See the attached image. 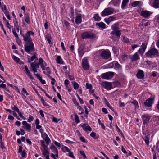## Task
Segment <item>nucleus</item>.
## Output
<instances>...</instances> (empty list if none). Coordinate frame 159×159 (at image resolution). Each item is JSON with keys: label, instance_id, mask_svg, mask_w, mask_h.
<instances>
[{"label": "nucleus", "instance_id": "nucleus-1", "mask_svg": "<svg viewBox=\"0 0 159 159\" xmlns=\"http://www.w3.org/2000/svg\"><path fill=\"white\" fill-rule=\"evenodd\" d=\"M112 31L111 32L110 34L111 36L115 35L118 38H119L121 35V31L119 30V28L118 25L115 23L111 26ZM111 38L113 39V37L111 36Z\"/></svg>", "mask_w": 159, "mask_h": 159}, {"label": "nucleus", "instance_id": "nucleus-2", "mask_svg": "<svg viewBox=\"0 0 159 159\" xmlns=\"http://www.w3.org/2000/svg\"><path fill=\"white\" fill-rule=\"evenodd\" d=\"M34 32L31 31H27L24 34V35H23V40L26 43L33 42L31 36L34 35Z\"/></svg>", "mask_w": 159, "mask_h": 159}, {"label": "nucleus", "instance_id": "nucleus-3", "mask_svg": "<svg viewBox=\"0 0 159 159\" xmlns=\"http://www.w3.org/2000/svg\"><path fill=\"white\" fill-rule=\"evenodd\" d=\"M25 50L28 53H30L31 52L34 51V48L33 43H26L25 45Z\"/></svg>", "mask_w": 159, "mask_h": 159}, {"label": "nucleus", "instance_id": "nucleus-4", "mask_svg": "<svg viewBox=\"0 0 159 159\" xmlns=\"http://www.w3.org/2000/svg\"><path fill=\"white\" fill-rule=\"evenodd\" d=\"M95 37V34L90 32H84L81 34V38L83 39H92Z\"/></svg>", "mask_w": 159, "mask_h": 159}, {"label": "nucleus", "instance_id": "nucleus-5", "mask_svg": "<svg viewBox=\"0 0 159 159\" xmlns=\"http://www.w3.org/2000/svg\"><path fill=\"white\" fill-rule=\"evenodd\" d=\"M158 51L155 48L150 49L145 54L147 57H150L152 56H156L158 54Z\"/></svg>", "mask_w": 159, "mask_h": 159}, {"label": "nucleus", "instance_id": "nucleus-6", "mask_svg": "<svg viewBox=\"0 0 159 159\" xmlns=\"http://www.w3.org/2000/svg\"><path fill=\"white\" fill-rule=\"evenodd\" d=\"M114 11V9L111 8L109 7L105 8L101 12V16L104 17L111 14L113 13Z\"/></svg>", "mask_w": 159, "mask_h": 159}, {"label": "nucleus", "instance_id": "nucleus-7", "mask_svg": "<svg viewBox=\"0 0 159 159\" xmlns=\"http://www.w3.org/2000/svg\"><path fill=\"white\" fill-rule=\"evenodd\" d=\"M115 75V73L113 72H108L103 74L102 75V78L104 79H109L112 78Z\"/></svg>", "mask_w": 159, "mask_h": 159}, {"label": "nucleus", "instance_id": "nucleus-8", "mask_svg": "<svg viewBox=\"0 0 159 159\" xmlns=\"http://www.w3.org/2000/svg\"><path fill=\"white\" fill-rule=\"evenodd\" d=\"M82 67L84 70H88L89 67L88 59L86 58H84L82 60Z\"/></svg>", "mask_w": 159, "mask_h": 159}, {"label": "nucleus", "instance_id": "nucleus-9", "mask_svg": "<svg viewBox=\"0 0 159 159\" xmlns=\"http://www.w3.org/2000/svg\"><path fill=\"white\" fill-rule=\"evenodd\" d=\"M111 56L110 52L108 51L103 50L100 53V56L104 59H107L110 57Z\"/></svg>", "mask_w": 159, "mask_h": 159}, {"label": "nucleus", "instance_id": "nucleus-10", "mask_svg": "<svg viewBox=\"0 0 159 159\" xmlns=\"http://www.w3.org/2000/svg\"><path fill=\"white\" fill-rule=\"evenodd\" d=\"M143 120V125L147 124L150 118V117L148 114L143 115L142 117Z\"/></svg>", "mask_w": 159, "mask_h": 159}, {"label": "nucleus", "instance_id": "nucleus-11", "mask_svg": "<svg viewBox=\"0 0 159 159\" xmlns=\"http://www.w3.org/2000/svg\"><path fill=\"white\" fill-rule=\"evenodd\" d=\"M102 85L106 89L110 90L112 88L111 83L107 82H103L102 83Z\"/></svg>", "mask_w": 159, "mask_h": 159}, {"label": "nucleus", "instance_id": "nucleus-12", "mask_svg": "<svg viewBox=\"0 0 159 159\" xmlns=\"http://www.w3.org/2000/svg\"><path fill=\"white\" fill-rule=\"evenodd\" d=\"M153 99L152 98H149L144 102V106L147 107H151L152 104L153 103Z\"/></svg>", "mask_w": 159, "mask_h": 159}, {"label": "nucleus", "instance_id": "nucleus-13", "mask_svg": "<svg viewBox=\"0 0 159 159\" xmlns=\"http://www.w3.org/2000/svg\"><path fill=\"white\" fill-rule=\"evenodd\" d=\"M39 65H40L42 70H45L46 68L45 67L47 66V64L42 58H39Z\"/></svg>", "mask_w": 159, "mask_h": 159}, {"label": "nucleus", "instance_id": "nucleus-14", "mask_svg": "<svg viewBox=\"0 0 159 159\" xmlns=\"http://www.w3.org/2000/svg\"><path fill=\"white\" fill-rule=\"evenodd\" d=\"M39 63L35 62H33L31 64V67L32 69V70L34 72H37V69L39 68Z\"/></svg>", "mask_w": 159, "mask_h": 159}, {"label": "nucleus", "instance_id": "nucleus-15", "mask_svg": "<svg viewBox=\"0 0 159 159\" xmlns=\"http://www.w3.org/2000/svg\"><path fill=\"white\" fill-rule=\"evenodd\" d=\"M152 13L148 11H142L141 13V15L144 18L149 17L152 14Z\"/></svg>", "mask_w": 159, "mask_h": 159}, {"label": "nucleus", "instance_id": "nucleus-16", "mask_svg": "<svg viewBox=\"0 0 159 159\" xmlns=\"http://www.w3.org/2000/svg\"><path fill=\"white\" fill-rule=\"evenodd\" d=\"M22 124L23 125L25 126V128H24L25 129H26L29 132L30 131L31 128V125L30 124L28 123L27 122L25 121H23L22 122ZM22 127L24 128L23 127Z\"/></svg>", "mask_w": 159, "mask_h": 159}, {"label": "nucleus", "instance_id": "nucleus-17", "mask_svg": "<svg viewBox=\"0 0 159 159\" xmlns=\"http://www.w3.org/2000/svg\"><path fill=\"white\" fill-rule=\"evenodd\" d=\"M144 76V73L143 71L141 70H139L136 74L137 77L140 79L143 78Z\"/></svg>", "mask_w": 159, "mask_h": 159}, {"label": "nucleus", "instance_id": "nucleus-18", "mask_svg": "<svg viewBox=\"0 0 159 159\" xmlns=\"http://www.w3.org/2000/svg\"><path fill=\"white\" fill-rule=\"evenodd\" d=\"M25 72L27 74V76L31 79H33L34 78L32 76L30 72V71L29 70L27 66H25Z\"/></svg>", "mask_w": 159, "mask_h": 159}, {"label": "nucleus", "instance_id": "nucleus-19", "mask_svg": "<svg viewBox=\"0 0 159 159\" xmlns=\"http://www.w3.org/2000/svg\"><path fill=\"white\" fill-rule=\"evenodd\" d=\"M116 19V18L113 16H110L108 18H105V21L107 24H109L111 22L114 21Z\"/></svg>", "mask_w": 159, "mask_h": 159}, {"label": "nucleus", "instance_id": "nucleus-20", "mask_svg": "<svg viewBox=\"0 0 159 159\" xmlns=\"http://www.w3.org/2000/svg\"><path fill=\"white\" fill-rule=\"evenodd\" d=\"M96 25L97 27L102 29H104L106 28L105 24L102 22L96 23Z\"/></svg>", "mask_w": 159, "mask_h": 159}, {"label": "nucleus", "instance_id": "nucleus-21", "mask_svg": "<svg viewBox=\"0 0 159 159\" xmlns=\"http://www.w3.org/2000/svg\"><path fill=\"white\" fill-rule=\"evenodd\" d=\"M114 68L116 70H120L122 68V66L118 62L114 61Z\"/></svg>", "mask_w": 159, "mask_h": 159}, {"label": "nucleus", "instance_id": "nucleus-22", "mask_svg": "<svg viewBox=\"0 0 159 159\" xmlns=\"http://www.w3.org/2000/svg\"><path fill=\"white\" fill-rule=\"evenodd\" d=\"M139 59V55L137 52L135 53L130 57L131 61H133L137 60Z\"/></svg>", "mask_w": 159, "mask_h": 159}, {"label": "nucleus", "instance_id": "nucleus-23", "mask_svg": "<svg viewBox=\"0 0 159 159\" xmlns=\"http://www.w3.org/2000/svg\"><path fill=\"white\" fill-rule=\"evenodd\" d=\"M121 0H112L109 4H112L115 6H118L120 4Z\"/></svg>", "mask_w": 159, "mask_h": 159}, {"label": "nucleus", "instance_id": "nucleus-24", "mask_svg": "<svg viewBox=\"0 0 159 159\" xmlns=\"http://www.w3.org/2000/svg\"><path fill=\"white\" fill-rule=\"evenodd\" d=\"M82 19L80 15H78L75 17V23L77 24H79L81 23Z\"/></svg>", "mask_w": 159, "mask_h": 159}, {"label": "nucleus", "instance_id": "nucleus-25", "mask_svg": "<svg viewBox=\"0 0 159 159\" xmlns=\"http://www.w3.org/2000/svg\"><path fill=\"white\" fill-rule=\"evenodd\" d=\"M152 6L155 8H159V0H153Z\"/></svg>", "mask_w": 159, "mask_h": 159}, {"label": "nucleus", "instance_id": "nucleus-26", "mask_svg": "<svg viewBox=\"0 0 159 159\" xmlns=\"http://www.w3.org/2000/svg\"><path fill=\"white\" fill-rule=\"evenodd\" d=\"M43 73L46 75H50L51 74V71L50 68L48 67H47L45 68V70H43Z\"/></svg>", "mask_w": 159, "mask_h": 159}, {"label": "nucleus", "instance_id": "nucleus-27", "mask_svg": "<svg viewBox=\"0 0 159 159\" xmlns=\"http://www.w3.org/2000/svg\"><path fill=\"white\" fill-rule=\"evenodd\" d=\"M129 1V0H123L121 5L122 8L124 9L126 7Z\"/></svg>", "mask_w": 159, "mask_h": 159}, {"label": "nucleus", "instance_id": "nucleus-28", "mask_svg": "<svg viewBox=\"0 0 159 159\" xmlns=\"http://www.w3.org/2000/svg\"><path fill=\"white\" fill-rule=\"evenodd\" d=\"M94 20L96 21H99L101 19V18L99 16L98 14H96L94 15L93 17Z\"/></svg>", "mask_w": 159, "mask_h": 159}, {"label": "nucleus", "instance_id": "nucleus-29", "mask_svg": "<svg viewBox=\"0 0 159 159\" xmlns=\"http://www.w3.org/2000/svg\"><path fill=\"white\" fill-rule=\"evenodd\" d=\"M56 60L58 64H63L62 59H61V56H57Z\"/></svg>", "mask_w": 159, "mask_h": 159}, {"label": "nucleus", "instance_id": "nucleus-30", "mask_svg": "<svg viewBox=\"0 0 159 159\" xmlns=\"http://www.w3.org/2000/svg\"><path fill=\"white\" fill-rule=\"evenodd\" d=\"M61 149L64 152H68L70 150L67 147L64 146H62Z\"/></svg>", "mask_w": 159, "mask_h": 159}, {"label": "nucleus", "instance_id": "nucleus-31", "mask_svg": "<svg viewBox=\"0 0 159 159\" xmlns=\"http://www.w3.org/2000/svg\"><path fill=\"white\" fill-rule=\"evenodd\" d=\"M44 134L46 136V138L45 139V141L46 142V143L48 144L51 141L50 139L48 137V135L46 133H44Z\"/></svg>", "mask_w": 159, "mask_h": 159}, {"label": "nucleus", "instance_id": "nucleus-32", "mask_svg": "<svg viewBox=\"0 0 159 159\" xmlns=\"http://www.w3.org/2000/svg\"><path fill=\"white\" fill-rule=\"evenodd\" d=\"M43 155L44 157L48 156L49 152L48 151L46 148H44V150H43L42 151Z\"/></svg>", "mask_w": 159, "mask_h": 159}, {"label": "nucleus", "instance_id": "nucleus-33", "mask_svg": "<svg viewBox=\"0 0 159 159\" xmlns=\"http://www.w3.org/2000/svg\"><path fill=\"white\" fill-rule=\"evenodd\" d=\"M147 44V43L146 42H144V43H143L141 46V48L145 51L146 48Z\"/></svg>", "mask_w": 159, "mask_h": 159}, {"label": "nucleus", "instance_id": "nucleus-34", "mask_svg": "<svg viewBox=\"0 0 159 159\" xmlns=\"http://www.w3.org/2000/svg\"><path fill=\"white\" fill-rule=\"evenodd\" d=\"M72 84L73 85L74 88L75 90L78 89L79 87V85L75 82H72Z\"/></svg>", "mask_w": 159, "mask_h": 159}, {"label": "nucleus", "instance_id": "nucleus-35", "mask_svg": "<svg viewBox=\"0 0 159 159\" xmlns=\"http://www.w3.org/2000/svg\"><path fill=\"white\" fill-rule=\"evenodd\" d=\"M133 104V105L135 107V109H136L139 108V106L137 102L135 100H134L132 101L131 102Z\"/></svg>", "mask_w": 159, "mask_h": 159}, {"label": "nucleus", "instance_id": "nucleus-36", "mask_svg": "<svg viewBox=\"0 0 159 159\" xmlns=\"http://www.w3.org/2000/svg\"><path fill=\"white\" fill-rule=\"evenodd\" d=\"M143 139L145 142L146 144L148 145L149 144V137L147 136H145Z\"/></svg>", "mask_w": 159, "mask_h": 159}, {"label": "nucleus", "instance_id": "nucleus-37", "mask_svg": "<svg viewBox=\"0 0 159 159\" xmlns=\"http://www.w3.org/2000/svg\"><path fill=\"white\" fill-rule=\"evenodd\" d=\"M37 57L35 55H34L33 56H32L30 59V58L28 59V62L29 63L31 61H33L34 60L35 58H36Z\"/></svg>", "mask_w": 159, "mask_h": 159}, {"label": "nucleus", "instance_id": "nucleus-38", "mask_svg": "<svg viewBox=\"0 0 159 159\" xmlns=\"http://www.w3.org/2000/svg\"><path fill=\"white\" fill-rule=\"evenodd\" d=\"M154 121H156V123H155L154 125H157L159 124V117L158 116H155L154 118Z\"/></svg>", "mask_w": 159, "mask_h": 159}, {"label": "nucleus", "instance_id": "nucleus-39", "mask_svg": "<svg viewBox=\"0 0 159 159\" xmlns=\"http://www.w3.org/2000/svg\"><path fill=\"white\" fill-rule=\"evenodd\" d=\"M25 20L28 24L30 23V20L28 15H25Z\"/></svg>", "mask_w": 159, "mask_h": 159}, {"label": "nucleus", "instance_id": "nucleus-40", "mask_svg": "<svg viewBox=\"0 0 159 159\" xmlns=\"http://www.w3.org/2000/svg\"><path fill=\"white\" fill-rule=\"evenodd\" d=\"M4 13L5 15L7 17V18L9 20H11V17L9 14V12L7 11H4Z\"/></svg>", "mask_w": 159, "mask_h": 159}, {"label": "nucleus", "instance_id": "nucleus-41", "mask_svg": "<svg viewBox=\"0 0 159 159\" xmlns=\"http://www.w3.org/2000/svg\"><path fill=\"white\" fill-rule=\"evenodd\" d=\"M68 152L69 153L67 155V156L73 158V159H75V157L73 155V152L70 151H70Z\"/></svg>", "mask_w": 159, "mask_h": 159}, {"label": "nucleus", "instance_id": "nucleus-42", "mask_svg": "<svg viewBox=\"0 0 159 159\" xmlns=\"http://www.w3.org/2000/svg\"><path fill=\"white\" fill-rule=\"evenodd\" d=\"M140 3V2L139 1H134L132 3V6L133 7H135L138 6Z\"/></svg>", "mask_w": 159, "mask_h": 159}, {"label": "nucleus", "instance_id": "nucleus-43", "mask_svg": "<svg viewBox=\"0 0 159 159\" xmlns=\"http://www.w3.org/2000/svg\"><path fill=\"white\" fill-rule=\"evenodd\" d=\"M52 150V152L55 153L56 157L57 158L58 157V152L57 148H54V149Z\"/></svg>", "mask_w": 159, "mask_h": 159}, {"label": "nucleus", "instance_id": "nucleus-44", "mask_svg": "<svg viewBox=\"0 0 159 159\" xmlns=\"http://www.w3.org/2000/svg\"><path fill=\"white\" fill-rule=\"evenodd\" d=\"M75 122L77 123H79L80 122L79 117L77 114L75 115Z\"/></svg>", "mask_w": 159, "mask_h": 159}, {"label": "nucleus", "instance_id": "nucleus-45", "mask_svg": "<svg viewBox=\"0 0 159 159\" xmlns=\"http://www.w3.org/2000/svg\"><path fill=\"white\" fill-rule=\"evenodd\" d=\"M114 61L111 62L107 65V67L109 68H114Z\"/></svg>", "mask_w": 159, "mask_h": 159}, {"label": "nucleus", "instance_id": "nucleus-46", "mask_svg": "<svg viewBox=\"0 0 159 159\" xmlns=\"http://www.w3.org/2000/svg\"><path fill=\"white\" fill-rule=\"evenodd\" d=\"M12 58L13 60L16 62H19L20 60L19 58L14 55H13Z\"/></svg>", "mask_w": 159, "mask_h": 159}, {"label": "nucleus", "instance_id": "nucleus-47", "mask_svg": "<svg viewBox=\"0 0 159 159\" xmlns=\"http://www.w3.org/2000/svg\"><path fill=\"white\" fill-rule=\"evenodd\" d=\"M12 109L15 111H16L17 112H19V109L16 105H14V107H12Z\"/></svg>", "mask_w": 159, "mask_h": 159}, {"label": "nucleus", "instance_id": "nucleus-48", "mask_svg": "<svg viewBox=\"0 0 159 159\" xmlns=\"http://www.w3.org/2000/svg\"><path fill=\"white\" fill-rule=\"evenodd\" d=\"M123 41L125 43H128L129 42V39L125 37H123Z\"/></svg>", "mask_w": 159, "mask_h": 159}, {"label": "nucleus", "instance_id": "nucleus-49", "mask_svg": "<svg viewBox=\"0 0 159 159\" xmlns=\"http://www.w3.org/2000/svg\"><path fill=\"white\" fill-rule=\"evenodd\" d=\"M12 32L13 33V34L14 35L15 37L16 38H19L18 36V34L16 33V31L15 30V29H12Z\"/></svg>", "mask_w": 159, "mask_h": 159}, {"label": "nucleus", "instance_id": "nucleus-50", "mask_svg": "<svg viewBox=\"0 0 159 159\" xmlns=\"http://www.w3.org/2000/svg\"><path fill=\"white\" fill-rule=\"evenodd\" d=\"M145 50L142 49V48H139L138 51V52L142 55L145 52Z\"/></svg>", "mask_w": 159, "mask_h": 159}, {"label": "nucleus", "instance_id": "nucleus-51", "mask_svg": "<svg viewBox=\"0 0 159 159\" xmlns=\"http://www.w3.org/2000/svg\"><path fill=\"white\" fill-rule=\"evenodd\" d=\"M78 53L80 56L82 57L84 53L83 52V51L82 49H80L78 50Z\"/></svg>", "mask_w": 159, "mask_h": 159}, {"label": "nucleus", "instance_id": "nucleus-52", "mask_svg": "<svg viewBox=\"0 0 159 159\" xmlns=\"http://www.w3.org/2000/svg\"><path fill=\"white\" fill-rule=\"evenodd\" d=\"M41 101L42 103H43V105L44 106H47L48 105L47 103V102H45L43 99V98H42L41 99Z\"/></svg>", "mask_w": 159, "mask_h": 159}, {"label": "nucleus", "instance_id": "nucleus-53", "mask_svg": "<svg viewBox=\"0 0 159 159\" xmlns=\"http://www.w3.org/2000/svg\"><path fill=\"white\" fill-rule=\"evenodd\" d=\"M46 40L48 41L49 43V44H50V43L51 42V41L50 40V39H51V36H49V35L47 36L46 37Z\"/></svg>", "mask_w": 159, "mask_h": 159}, {"label": "nucleus", "instance_id": "nucleus-54", "mask_svg": "<svg viewBox=\"0 0 159 159\" xmlns=\"http://www.w3.org/2000/svg\"><path fill=\"white\" fill-rule=\"evenodd\" d=\"M34 119V117L32 116H29L28 119L27 121L28 122L30 123Z\"/></svg>", "mask_w": 159, "mask_h": 159}, {"label": "nucleus", "instance_id": "nucleus-55", "mask_svg": "<svg viewBox=\"0 0 159 159\" xmlns=\"http://www.w3.org/2000/svg\"><path fill=\"white\" fill-rule=\"evenodd\" d=\"M91 137L93 138L94 139H97V137L95 133L93 132L90 134Z\"/></svg>", "mask_w": 159, "mask_h": 159}, {"label": "nucleus", "instance_id": "nucleus-56", "mask_svg": "<svg viewBox=\"0 0 159 159\" xmlns=\"http://www.w3.org/2000/svg\"><path fill=\"white\" fill-rule=\"evenodd\" d=\"M17 42L18 44L19 45H21L22 43L21 40L19 39V38H16Z\"/></svg>", "mask_w": 159, "mask_h": 159}, {"label": "nucleus", "instance_id": "nucleus-57", "mask_svg": "<svg viewBox=\"0 0 159 159\" xmlns=\"http://www.w3.org/2000/svg\"><path fill=\"white\" fill-rule=\"evenodd\" d=\"M86 85L87 89H92V85L90 84L86 83Z\"/></svg>", "mask_w": 159, "mask_h": 159}, {"label": "nucleus", "instance_id": "nucleus-58", "mask_svg": "<svg viewBox=\"0 0 159 159\" xmlns=\"http://www.w3.org/2000/svg\"><path fill=\"white\" fill-rule=\"evenodd\" d=\"M80 153L83 157L84 158H86V156L83 151H80Z\"/></svg>", "mask_w": 159, "mask_h": 159}, {"label": "nucleus", "instance_id": "nucleus-59", "mask_svg": "<svg viewBox=\"0 0 159 159\" xmlns=\"http://www.w3.org/2000/svg\"><path fill=\"white\" fill-rule=\"evenodd\" d=\"M139 47L138 44H133L131 45L132 49L134 50L135 48Z\"/></svg>", "mask_w": 159, "mask_h": 159}, {"label": "nucleus", "instance_id": "nucleus-60", "mask_svg": "<svg viewBox=\"0 0 159 159\" xmlns=\"http://www.w3.org/2000/svg\"><path fill=\"white\" fill-rule=\"evenodd\" d=\"M81 126L82 127L83 129L85 130L86 131V128H87V126L85 124H83L81 125Z\"/></svg>", "mask_w": 159, "mask_h": 159}, {"label": "nucleus", "instance_id": "nucleus-61", "mask_svg": "<svg viewBox=\"0 0 159 159\" xmlns=\"http://www.w3.org/2000/svg\"><path fill=\"white\" fill-rule=\"evenodd\" d=\"M68 77L69 79L70 80H73L75 79V78L73 75H69Z\"/></svg>", "mask_w": 159, "mask_h": 159}, {"label": "nucleus", "instance_id": "nucleus-62", "mask_svg": "<svg viewBox=\"0 0 159 159\" xmlns=\"http://www.w3.org/2000/svg\"><path fill=\"white\" fill-rule=\"evenodd\" d=\"M2 10L4 12V11H7V9L6 7V5H4L2 7Z\"/></svg>", "mask_w": 159, "mask_h": 159}, {"label": "nucleus", "instance_id": "nucleus-63", "mask_svg": "<svg viewBox=\"0 0 159 159\" xmlns=\"http://www.w3.org/2000/svg\"><path fill=\"white\" fill-rule=\"evenodd\" d=\"M22 91L24 93V94H26V95H28V93H27V91L24 88H23Z\"/></svg>", "mask_w": 159, "mask_h": 159}, {"label": "nucleus", "instance_id": "nucleus-64", "mask_svg": "<svg viewBox=\"0 0 159 159\" xmlns=\"http://www.w3.org/2000/svg\"><path fill=\"white\" fill-rule=\"evenodd\" d=\"M54 143L58 147H59V148L61 147V145L59 143L57 142V141H55L54 142Z\"/></svg>", "mask_w": 159, "mask_h": 159}]
</instances>
